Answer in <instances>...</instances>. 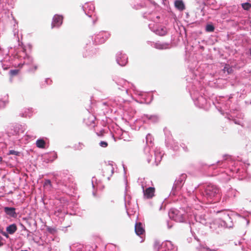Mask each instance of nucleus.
<instances>
[{
  "label": "nucleus",
  "instance_id": "19",
  "mask_svg": "<svg viewBox=\"0 0 251 251\" xmlns=\"http://www.w3.org/2000/svg\"><path fill=\"white\" fill-rule=\"evenodd\" d=\"M163 155V153L159 148H156L154 150V163L155 165H158L162 160Z\"/></svg>",
  "mask_w": 251,
  "mask_h": 251
},
{
  "label": "nucleus",
  "instance_id": "22",
  "mask_svg": "<svg viewBox=\"0 0 251 251\" xmlns=\"http://www.w3.org/2000/svg\"><path fill=\"white\" fill-rule=\"evenodd\" d=\"M151 46L152 47L159 50H166L170 48V44L166 42L161 43L157 42L156 43H153Z\"/></svg>",
  "mask_w": 251,
  "mask_h": 251
},
{
  "label": "nucleus",
  "instance_id": "3",
  "mask_svg": "<svg viewBox=\"0 0 251 251\" xmlns=\"http://www.w3.org/2000/svg\"><path fill=\"white\" fill-rule=\"evenodd\" d=\"M204 92L205 89L203 88H201L200 92H199L198 90H196L194 87L190 91V95L195 104L197 107L201 108H205L207 104V99L202 95V94L204 95Z\"/></svg>",
  "mask_w": 251,
  "mask_h": 251
},
{
  "label": "nucleus",
  "instance_id": "42",
  "mask_svg": "<svg viewBox=\"0 0 251 251\" xmlns=\"http://www.w3.org/2000/svg\"><path fill=\"white\" fill-rule=\"evenodd\" d=\"M101 104H102V105L103 106H108V107H112L111 99H109V100H108L106 101H104V102H102Z\"/></svg>",
  "mask_w": 251,
  "mask_h": 251
},
{
  "label": "nucleus",
  "instance_id": "27",
  "mask_svg": "<svg viewBox=\"0 0 251 251\" xmlns=\"http://www.w3.org/2000/svg\"><path fill=\"white\" fill-rule=\"evenodd\" d=\"M32 114L33 111L31 108H25L21 111L20 115L22 117H30Z\"/></svg>",
  "mask_w": 251,
  "mask_h": 251
},
{
  "label": "nucleus",
  "instance_id": "26",
  "mask_svg": "<svg viewBox=\"0 0 251 251\" xmlns=\"http://www.w3.org/2000/svg\"><path fill=\"white\" fill-rule=\"evenodd\" d=\"M237 194V192L235 189L233 188H230L226 192L225 196L223 198V201H226L227 200V198H234L235 197Z\"/></svg>",
  "mask_w": 251,
  "mask_h": 251
},
{
  "label": "nucleus",
  "instance_id": "13",
  "mask_svg": "<svg viewBox=\"0 0 251 251\" xmlns=\"http://www.w3.org/2000/svg\"><path fill=\"white\" fill-rule=\"evenodd\" d=\"M25 130L26 126L25 125L16 124L11 129V133L13 135H19L21 134H23Z\"/></svg>",
  "mask_w": 251,
  "mask_h": 251
},
{
  "label": "nucleus",
  "instance_id": "10",
  "mask_svg": "<svg viewBox=\"0 0 251 251\" xmlns=\"http://www.w3.org/2000/svg\"><path fill=\"white\" fill-rule=\"evenodd\" d=\"M113 80L118 86H121L123 88V89H122L120 87H119V89L124 91L125 93L127 94L129 89L134 87L132 83L121 78L116 77Z\"/></svg>",
  "mask_w": 251,
  "mask_h": 251
},
{
  "label": "nucleus",
  "instance_id": "52",
  "mask_svg": "<svg viewBox=\"0 0 251 251\" xmlns=\"http://www.w3.org/2000/svg\"><path fill=\"white\" fill-rule=\"evenodd\" d=\"M10 66H11V65H7L6 66L5 65H4L3 64V62H2V68H3L4 70H6L8 68H10Z\"/></svg>",
  "mask_w": 251,
  "mask_h": 251
},
{
  "label": "nucleus",
  "instance_id": "24",
  "mask_svg": "<svg viewBox=\"0 0 251 251\" xmlns=\"http://www.w3.org/2000/svg\"><path fill=\"white\" fill-rule=\"evenodd\" d=\"M134 228L135 232L137 235H142L145 232L143 225L141 222H136Z\"/></svg>",
  "mask_w": 251,
  "mask_h": 251
},
{
  "label": "nucleus",
  "instance_id": "59",
  "mask_svg": "<svg viewBox=\"0 0 251 251\" xmlns=\"http://www.w3.org/2000/svg\"><path fill=\"white\" fill-rule=\"evenodd\" d=\"M51 155H52V156L54 157V159H55L57 157V154L56 153H53L51 154Z\"/></svg>",
  "mask_w": 251,
  "mask_h": 251
},
{
  "label": "nucleus",
  "instance_id": "64",
  "mask_svg": "<svg viewBox=\"0 0 251 251\" xmlns=\"http://www.w3.org/2000/svg\"><path fill=\"white\" fill-rule=\"evenodd\" d=\"M250 26H251V21H250Z\"/></svg>",
  "mask_w": 251,
  "mask_h": 251
},
{
  "label": "nucleus",
  "instance_id": "1",
  "mask_svg": "<svg viewBox=\"0 0 251 251\" xmlns=\"http://www.w3.org/2000/svg\"><path fill=\"white\" fill-rule=\"evenodd\" d=\"M14 36L15 37L16 41L18 44V47L17 50H16V52L14 54V57L15 59L19 60H24L23 62H21L18 64V66L22 67L24 65H32V67H30L28 69L29 72H34L37 69V66L34 64L33 59L32 57L27 55L25 52V49L23 45L22 42H20V38L18 35V30L17 29H14L13 30Z\"/></svg>",
  "mask_w": 251,
  "mask_h": 251
},
{
  "label": "nucleus",
  "instance_id": "55",
  "mask_svg": "<svg viewBox=\"0 0 251 251\" xmlns=\"http://www.w3.org/2000/svg\"><path fill=\"white\" fill-rule=\"evenodd\" d=\"M46 82L47 84H50V82H51V80H50L49 78H47L46 79Z\"/></svg>",
  "mask_w": 251,
  "mask_h": 251
},
{
  "label": "nucleus",
  "instance_id": "28",
  "mask_svg": "<svg viewBox=\"0 0 251 251\" xmlns=\"http://www.w3.org/2000/svg\"><path fill=\"white\" fill-rule=\"evenodd\" d=\"M238 216L246 222L247 225L249 224L250 221L251 219V213L246 212L239 214Z\"/></svg>",
  "mask_w": 251,
  "mask_h": 251
},
{
  "label": "nucleus",
  "instance_id": "48",
  "mask_svg": "<svg viewBox=\"0 0 251 251\" xmlns=\"http://www.w3.org/2000/svg\"><path fill=\"white\" fill-rule=\"evenodd\" d=\"M0 233L4 237H5L6 238H8L9 237V233H7V232H5L3 231L2 230H0Z\"/></svg>",
  "mask_w": 251,
  "mask_h": 251
},
{
  "label": "nucleus",
  "instance_id": "36",
  "mask_svg": "<svg viewBox=\"0 0 251 251\" xmlns=\"http://www.w3.org/2000/svg\"><path fill=\"white\" fill-rule=\"evenodd\" d=\"M36 145L38 148L43 149L45 146V142L43 139H39L36 141Z\"/></svg>",
  "mask_w": 251,
  "mask_h": 251
},
{
  "label": "nucleus",
  "instance_id": "62",
  "mask_svg": "<svg viewBox=\"0 0 251 251\" xmlns=\"http://www.w3.org/2000/svg\"><path fill=\"white\" fill-rule=\"evenodd\" d=\"M18 64H16V63H15V64H13V65L16 66V65H18Z\"/></svg>",
  "mask_w": 251,
  "mask_h": 251
},
{
  "label": "nucleus",
  "instance_id": "39",
  "mask_svg": "<svg viewBox=\"0 0 251 251\" xmlns=\"http://www.w3.org/2000/svg\"><path fill=\"white\" fill-rule=\"evenodd\" d=\"M215 29L214 25L212 24H207L205 26V30L208 32H213Z\"/></svg>",
  "mask_w": 251,
  "mask_h": 251
},
{
  "label": "nucleus",
  "instance_id": "51",
  "mask_svg": "<svg viewBox=\"0 0 251 251\" xmlns=\"http://www.w3.org/2000/svg\"><path fill=\"white\" fill-rule=\"evenodd\" d=\"M229 103H230V98L228 99V100H227V101L226 103V108H225V110H226V109L230 108Z\"/></svg>",
  "mask_w": 251,
  "mask_h": 251
},
{
  "label": "nucleus",
  "instance_id": "37",
  "mask_svg": "<svg viewBox=\"0 0 251 251\" xmlns=\"http://www.w3.org/2000/svg\"><path fill=\"white\" fill-rule=\"evenodd\" d=\"M167 33V30L165 27H161L159 28H158L156 30V34L160 35V36H163L165 35Z\"/></svg>",
  "mask_w": 251,
  "mask_h": 251
},
{
  "label": "nucleus",
  "instance_id": "2",
  "mask_svg": "<svg viewBox=\"0 0 251 251\" xmlns=\"http://www.w3.org/2000/svg\"><path fill=\"white\" fill-rule=\"evenodd\" d=\"M200 195L203 201L207 202L216 203L220 201L221 195L220 188L216 185L209 183L203 186L200 191Z\"/></svg>",
  "mask_w": 251,
  "mask_h": 251
},
{
  "label": "nucleus",
  "instance_id": "21",
  "mask_svg": "<svg viewBox=\"0 0 251 251\" xmlns=\"http://www.w3.org/2000/svg\"><path fill=\"white\" fill-rule=\"evenodd\" d=\"M155 189L154 187H149L143 189L144 198L149 199H151L154 196Z\"/></svg>",
  "mask_w": 251,
  "mask_h": 251
},
{
  "label": "nucleus",
  "instance_id": "58",
  "mask_svg": "<svg viewBox=\"0 0 251 251\" xmlns=\"http://www.w3.org/2000/svg\"><path fill=\"white\" fill-rule=\"evenodd\" d=\"M231 70H232V69H231L230 67H229L228 68V69H227V70L226 72H227L228 73H230V72L231 71Z\"/></svg>",
  "mask_w": 251,
  "mask_h": 251
},
{
  "label": "nucleus",
  "instance_id": "17",
  "mask_svg": "<svg viewBox=\"0 0 251 251\" xmlns=\"http://www.w3.org/2000/svg\"><path fill=\"white\" fill-rule=\"evenodd\" d=\"M62 16L57 14L55 15L52 18L51 28L59 27L62 25Z\"/></svg>",
  "mask_w": 251,
  "mask_h": 251
},
{
  "label": "nucleus",
  "instance_id": "23",
  "mask_svg": "<svg viewBox=\"0 0 251 251\" xmlns=\"http://www.w3.org/2000/svg\"><path fill=\"white\" fill-rule=\"evenodd\" d=\"M67 213V210L63 206L56 207L54 210V214L60 217H63Z\"/></svg>",
  "mask_w": 251,
  "mask_h": 251
},
{
  "label": "nucleus",
  "instance_id": "33",
  "mask_svg": "<svg viewBox=\"0 0 251 251\" xmlns=\"http://www.w3.org/2000/svg\"><path fill=\"white\" fill-rule=\"evenodd\" d=\"M44 188L48 191H50L52 189V185L50 179H45L44 183L43 184Z\"/></svg>",
  "mask_w": 251,
  "mask_h": 251
},
{
  "label": "nucleus",
  "instance_id": "50",
  "mask_svg": "<svg viewBox=\"0 0 251 251\" xmlns=\"http://www.w3.org/2000/svg\"><path fill=\"white\" fill-rule=\"evenodd\" d=\"M4 240L3 238L1 236H0V247H2L4 245Z\"/></svg>",
  "mask_w": 251,
  "mask_h": 251
},
{
  "label": "nucleus",
  "instance_id": "31",
  "mask_svg": "<svg viewBox=\"0 0 251 251\" xmlns=\"http://www.w3.org/2000/svg\"><path fill=\"white\" fill-rule=\"evenodd\" d=\"M17 230V227L15 224H11L7 226L6 228V231L9 234H13Z\"/></svg>",
  "mask_w": 251,
  "mask_h": 251
},
{
  "label": "nucleus",
  "instance_id": "25",
  "mask_svg": "<svg viewBox=\"0 0 251 251\" xmlns=\"http://www.w3.org/2000/svg\"><path fill=\"white\" fill-rule=\"evenodd\" d=\"M223 226L226 227L230 228L232 226L233 224L231 221V219L229 215H225L223 218L222 220Z\"/></svg>",
  "mask_w": 251,
  "mask_h": 251
},
{
  "label": "nucleus",
  "instance_id": "16",
  "mask_svg": "<svg viewBox=\"0 0 251 251\" xmlns=\"http://www.w3.org/2000/svg\"><path fill=\"white\" fill-rule=\"evenodd\" d=\"M112 107H117L121 109L123 106V104L125 102L124 99L121 97H115L111 99Z\"/></svg>",
  "mask_w": 251,
  "mask_h": 251
},
{
  "label": "nucleus",
  "instance_id": "43",
  "mask_svg": "<svg viewBox=\"0 0 251 251\" xmlns=\"http://www.w3.org/2000/svg\"><path fill=\"white\" fill-rule=\"evenodd\" d=\"M146 142L148 144V143H151L152 142V140L153 139L152 136L150 134H148L146 137Z\"/></svg>",
  "mask_w": 251,
  "mask_h": 251
},
{
  "label": "nucleus",
  "instance_id": "47",
  "mask_svg": "<svg viewBox=\"0 0 251 251\" xmlns=\"http://www.w3.org/2000/svg\"><path fill=\"white\" fill-rule=\"evenodd\" d=\"M83 147H84V145H83V144L79 143L78 144V145H75V148L77 150H81L83 148Z\"/></svg>",
  "mask_w": 251,
  "mask_h": 251
},
{
  "label": "nucleus",
  "instance_id": "11",
  "mask_svg": "<svg viewBox=\"0 0 251 251\" xmlns=\"http://www.w3.org/2000/svg\"><path fill=\"white\" fill-rule=\"evenodd\" d=\"M215 3V0H203V1L200 4L199 7L197 8L196 12L197 14L200 16H204L205 14L204 11L205 6H210L212 9H213Z\"/></svg>",
  "mask_w": 251,
  "mask_h": 251
},
{
  "label": "nucleus",
  "instance_id": "5",
  "mask_svg": "<svg viewBox=\"0 0 251 251\" xmlns=\"http://www.w3.org/2000/svg\"><path fill=\"white\" fill-rule=\"evenodd\" d=\"M187 176L185 174H182L175 180L170 194L176 196L179 193L186 180Z\"/></svg>",
  "mask_w": 251,
  "mask_h": 251
},
{
  "label": "nucleus",
  "instance_id": "30",
  "mask_svg": "<svg viewBox=\"0 0 251 251\" xmlns=\"http://www.w3.org/2000/svg\"><path fill=\"white\" fill-rule=\"evenodd\" d=\"M4 211L6 214L11 217H15L16 216L15 208L14 207H5L4 208Z\"/></svg>",
  "mask_w": 251,
  "mask_h": 251
},
{
  "label": "nucleus",
  "instance_id": "44",
  "mask_svg": "<svg viewBox=\"0 0 251 251\" xmlns=\"http://www.w3.org/2000/svg\"><path fill=\"white\" fill-rule=\"evenodd\" d=\"M48 231L51 234H54L56 232V229L51 227H47Z\"/></svg>",
  "mask_w": 251,
  "mask_h": 251
},
{
  "label": "nucleus",
  "instance_id": "29",
  "mask_svg": "<svg viewBox=\"0 0 251 251\" xmlns=\"http://www.w3.org/2000/svg\"><path fill=\"white\" fill-rule=\"evenodd\" d=\"M175 6L177 9L181 11L185 9V6L182 0H176Z\"/></svg>",
  "mask_w": 251,
  "mask_h": 251
},
{
  "label": "nucleus",
  "instance_id": "7",
  "mask_svg": "<svg viewBox=\"0 0 251 251\" xmlns=\"http://www.w3.org/2000/svg\"><path fill=\"white\" fill-rule=\"evenodd\" d=\"M97 246L95 245H83L74 243L70 246V251H95Z\"/></svg>",
  "mask_w": 251,
  "mask_h": 251
},
{
  "label": "nucleus",
  "instance_id": "54",
  "mask_svg": "<svg viewBox=\"0 0 251 251\" xmlns=\"http://www.w3.org/2000/svg\"><path fill=\"white\" fill-rule=\"evenodd\" d=\"M217 164L219 166H220L221 165V164H225V162H224L223 161H217ZM226 165V164H224L223 166H225Z\"/></svg>",
  "mask_w": 251,
  "mask_h": 251
},
{
  "label": "nucleus",
  "instance_id": "14",
  "mask_svg": "<svg viewBox=\"0 0 251 251\" xmlns=\"http://www.w3.org/2000/svg\"><path fill=\"white\" fill-rule=\"evenodd\" d=\"M127 59L126 55L121 51L118 52L116 54V61L121 66H124L126 64Z\"/></svg>",
  "mask_w": 251,
  "mask_h": 251
},
{
  "label": "nucleus",
  "instance_id": "63",
  "mask_svg": "<svg viewBox=\"0 0 251 251\" xmlns=\"http://www.w3.org/2000/svg\"><path fill=\"white\" fill-rule=\"evenodd\" d=\"M93 194L94 196H95V193L94 192H93Z\"/></svg>",
  "mask_w": 251,
  "mask_h": 251
},
{
  "label": "nucleus",
  "instance_id": "4",
  "mask_svg": "<svg viewBox=\"0 0 251 251\" xmlns=\"http://www.w3.org/2000/svg\"><path fill=\"white\" fill-rule=\"evenodd\" d=\"M154 249L155 251H177V247L170 241H165L161 244L158 241L154 243Z\"/></svg>",
  "mask_w": 251,
  "mask_h": 251
},
{
  "label": "nucleus",
  "instance_id": "53",
  "mask_svg": "<svg viewBox=\"0 0 251 251\" xmlns=\"http://www.w3.org/2000/svg\"><path fill=\"white\" fill-rule=\"evenodd\" d=\"M173 226V224L172 222H170L167 221V226L169 229L171 228Z\"/></svg>",
  "mask_w": 251,
  "mask_h": 251
},
{
  "label": "nucleus",
  "instance_id": "45",
  "mask_svg": "<svg viewBox=\"0 0 251 251\" xmlns=\"http://www.w3.org/2000/svg\"><path fill=\"white\" fill-rule=\"evenodd\" d=\"M20 152L19 151H15L14 150H10L9 151V152L8 153V154L10 155V154H13V155H17V156H18L20 155Z\"/></svg>",
  "mask_w": 251,
  "mask_h": 251
},
{
  "label": "nucleus",
  "instance_id": "49",
  "mask_svg": "<svg viewBox=\"0 0 251 251\" xmlns=\"http://www.w3.org/2000/svg\"><path fill=\"white\" fill-rule=\"evenodd\" d=\"M10 72L12 75H15L18 74V71L17 70H11Z\"/></svg>",
  "mask_w": 251,
  "mask_h": 251
},
{
  "label": "nucleus",
  "instance_id": "6",
  "mask_svg": "<svg viewBox=\"0 0 251 251\" xmlns=\"http://www.w3.org/2000/svg\"><path fill=\"white\" fill-rule=\"evenodd\" d=\"M125 205L128 215H133L136 212L137 203L134 201H132L130 195H125Z\"/></svg>",
  "mask_w": 251,
  "mask_h": 251
},
{
  "label": "nucleus",
  "instance_id": "35",
  "mask_svg": "<svg viewBox=\"0 0 251 251\" xmlns=\"http://www.w3.org/2000/svg\"><path fill=\"white\" fill-rule=\"evenodd\" d=\"M138 182L142 189L146 188L147 186L149 185V184H148L149 182L145 178L139 179Z\"/></svg>",
  "mask_w": 251,
  "mask_h": 251
},
{
  "label": "nucleus",
  "instance_id": "46",
  "mask_svg": "<svg viewBox=\"0 0 251 251\" xmlns=\"http://www.w3.org/2000/svg\"><path fill=\"white\" fill-rule=\"evenodd\" d=\"M99 145L100 147L102 148H106L108 146L107 143L105 141H100V143H99Z\"/></svg>",
  "mask_w": 251,
  "mask_h": 251
},
{
  "label": "nucleus",
  "instance_id": "8",
  "mask_svg": "<svg viewBox=\"0 0 251 251\" xmlns=\"http://www.w3.org/2000/svg\"><path fill=\"white\" fill-rule=\"evenodd\" d=\"M194 218L197 222H199L204 226L210 225L212 222V219L211 218L210 215L207 213H204L201 214H194Z\"/></svg>",
  "mask_w": 251,
  "mask_h": 251
},
{
  "label": "nucleus",
  "instance_id": "15",
  "mask_svg": "<svg viewBox=\"0 0 251 251\" xmlns=\"http://www.w3.org/2000/svg\"><path fill=\"white\" fill-rule=\"evenodd\" d=\"M114 167L113 165L111 163H108L102 169L103 176H106L107 178L109 180L110 177L112 176L114 173Z\"/></svg>",
  "mask_w": 251,
  "mask_h": 251
},
{
  "label": "nucleus",
  "instance_id": "20",
  "mask_svg": "<svg viewBox=\"0 0 251 251\" xmlns=\"http://www.w3.org/2000/svg\"><path fill=\"white\" fill-rule=\"evenodd\" d=\"M142 119L144 122H157L159 120V117L156 115H144L142 117Z\"/></svg>",
  "mask_w": 251,
  "mask_h": 251
},
{
  "label": "nucleus",
  "instance_id": "56",
  "mask_svg": "<svg viewBox=\"0 0 251 251\" xmlns=\"http://www.w3.org/2000/svg\"><path fill=\"white\" fill-rule=\"evenodd\" d=\"M229 67V66L228 65H226V66H225L224 68V70L225 71H226L228 68Z\"/></svg>",
  "mask_w": 251,
  "mask_h": 251
},
{
  "label": "nucleus",
  "instance_id": "12",
  "mask_svg": "<svg viewBox=\"0 0 251 251\" xmlns=\"http://www.w3.org/2000/svg\"><path fill=\"white\" fill-rule=\"evenodd\" d=\"M110 36V34L108 32L101 31L95 35L93 39L94 38V42L96 44H102L104 43Z\"/></svg>",
  "mask_w": 251,
  "mask_h": 251
},
{
  "label": "nucleus",
  "instance_id": "40",
  "mask_svg": "<svg viewBox=\"0 0 251 251\" xmlns=\"http://www.w3.org/2000/svg\"><path fill=\"white\" fill-rule=\"evenodd\" d=\"M169 144L171 146V147L175 151H176L178 149L179 147L178 146L177 143L175 142L174 141L172 142H170Z\"/></svg>",
  "mask_w": 251,
  "mask_h": 251
},
{
  "label": "nucleus",
  "instance_id": "32",
  "mask_svg": "<svg viewBox=\"0 0 251 251\" xmlns=\"http://www.w3.org/2000/svg\"><path fill=\"white\" fill-rule=\"evenodd\" d=\"M8 102V96L6 94L3 98L0 99V109L4 108Z\"/></svg>",
  "mask_w": 251,
  "mask_h": 251
},
{
  "label": "nucleus",
  "instance_id": "34",
  "mask_svg": "<svg viewBox=\"0 0 251 251\" xmlns=\"http://www.w3.org/2000/svg\"><path fill=\"white\" fill-rule=\"evenodd\" d=\"M119 138L123 139L124 141H129L130 140L131 137L129 136L128 132L126 131H122Z\"/></svg>",
  "mask_w": 251,
  "mask_h": 251
},
{
  "label": "nucleus",
  "instance_id": "60",
  "mask_svg": "<svg viewBox=\"0 0 251 251\" xmlns=\"http://www.w3.org/2000/svg\"><path fill=\"white\" fill-rule=\"evenodd\" d=\"M183 150H184V151H187V148H183Z\"/></svg>",
  "mask_w": 251,
  "mask_h": 251
},
{
  "label": "nucleus",
  "instance_id": "57",
  "mask_svg": "<svg viewBox=\"0 0 251 251\" xmlns=\"http://www.w3.org/2000/svg\"><path fill=\"white\" fill-rule=\"evenodd\" d=\"M95 179H96V178L95 177H93L92 180V186L93 188H95V185L94 184V181H95Z\"/></svg>",
  "mask_w": 251,
  "mask_h": 251
},
{
  "label": "nucleus",
  "instance_id": "18",
  "mask_svg": "<svg viewBox=\"0 0 251 251\" xmlns=\"http://www.w3.org/2000/svg\"><path fill=\"white\" fill-rule=\"evenodd\" d=\"M83 11L89 17L92 16V14L95 10V6L93 3L89 2L86 3L82 7Z\"/></svg>",
  "mask_w": 251,
  "mask_h": 251
},
{
  "label": "nucleus",
  "instance_id": "9",
  "mask_svg": "<svg viewBox=\"0 0 251 251\" xmlns=\"http://www.w3.org/2000/svg\"><path fill=\"white\" fill-rule=\"evenodd\" d=\"M169 218L176 222L182 223L186 220V217L183 213L176 209H171L169 213Z\"/></svg>",
  "mask_w": 251,
  "mask_h": 251
},
{
  "label": "nucleus",
  "instance_id": "38",
  "mask_svg": "<svg viewBox=\"0 0 251 251\" xmlns=\"http://www.w3.org/2000/svg\"><path fill=\"white\" fill-rule=\"evenodd\" d=\"M144 152H145V153L147 155V161L148 162V163H151V159L149 157V154H150V148L149 147H146L145 149H144Z\"/></svg>",
  "mask_w": 251,
  "mask_h": 251
},
{
  "label": "nucleus",
  "instance_id": "41",
  "mask_svg": "<svg viewBox=\"0 0 251 251\" xmlns=\"http://www.w3.org/2000/svg\"><path fill=\"white\" fill-rule=\"evenodd\" d=\"M242 7L244 10H248L251 7V4L249 2L243 3Z\"/></svg>",
  "mask_w": 251,
  "mask_h": 251
},
{
  "label": "nucleus",
  "instance_id": "61",
  "mask_svg": "<svg viewBox=\"0 0 251 251\" xmlns=\"http://www.w3.org/2000/svg\"><path fill=\"white\" fill-rule=\"evenodd\" d=\"M250 55L251 56V48L250 49Z\"/></svg>",
  "mask_w": 251,
  "mask_h": 251
}]
</instances>
